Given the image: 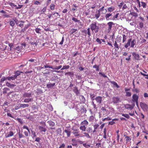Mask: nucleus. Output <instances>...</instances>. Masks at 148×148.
Returning a JSON list of instances; mask_svg holds the SVG:
<instances>
[{
  "instance_id": "nucleus-1",
  "label": "nucleus",
  "mask_w": 148,
  "mask_h": 148,
  "mask_svg": "<svg viewBox=\"0 0 148 148\" xmlns=\"http://www.w3.org/2000/svg\"><path fill=\"white\" fill-rule=\"evenodd\" d=\"M90 27L92 33H93L98 32L99 29V27L97 25L96 22H94L91 23L90 25Z\"/></svg>"
},
{
  "instance_id": "nucleus-2",
  "label": "nucleus",
  "mask_w": 148,
  "mask_h": 148,
  "mask_svg": "<svg viewBox=\"0 0 148 148\" xmlns=\"http://www.w3.org/2000/svg\"><path fill=\"white\" fill-rule=\"evenodd\" d=\"M139 97L138 95L136 94H134L132 97V102H133L132 106H130V109L133 108V107L135 105V103H136L137 106L138 105V100Z\"/></svg>"
},
{
  "instance_id": "nucleus-3",
  "label": "nucleus",
  "mask_w": 148,
  "mask_h": 148,
  "mask_svg": "<svg viewBox=\"0 0 148 148\" xmlns=\"http://www.w3.org/2000/svg\"><path fill=\"white\" fill-rule=\"evenodd\" d=\"M47 123L49 124L51 130H55V128L54 127L55 125V123L51 121H49L47 122Z\"/></svg>"
},
{
  "instance_id": "nucleus-4",
  "label": "nucleus",
  "mask_w": 148,
  "mask_h": 148,
  "mask_svg": "<svg viewBox=\"0 0 148 148\" xmlns=\"http://www.w3.org/2000/svg\"><path fill=\"white\" fill-rule=\"evenodd\" d=\"M38 128L40 133L42 134H45V133L47 130V129L45 127H43L41 126H38Z\"/></svg>"
},
{
  "instance_id": "nucleus-5",
  "label": "nucleus",
  "mask_w": 148,
  "mask_h": 148,
  "mask_svg": "<svg viewBox=\"0 0 148 148\" xmlns=\"http://www.w3.org/2000/svg\"><path fill=\"white\" fill-rule=\"evenodd\" d=\"M140 107L144 111L146 110L147 109V105L145 103L140 102Z\"/></svg>"
},
{
  "instance_id": "nucleus-6",
  "label": "nucleus",
  "mask_w": 148,
  "mask_h": 148,
  "mask_svg": "<svg viewBox=\"0 0 148 148\" xmlns=\"http://www.w3.org/2000/svg\"><path fill=\"white\" fill-rule=\"evenodd\" d=\"M112 13L106 14L105 16V18L106 20H112L113 18L112 17Z\"/></svg>"
},
{
  "instance_id": "nucleus-7",
  "label": "nucleus",
  "mask_w": 148,
  "mask_h": 148,
  "mask_svg": "<svg viewBox=\"0 0 148 148\" xmlns=\"http://www.w3.org/2000/svg\"><path fill=\"white\" fill-rule=\"evenodd\" d=\"M132 55L135 60L138 61L139 60L140 56L138 54L135 52H133L132 53Z\"/></svg>"
},
{
  "instance_id": "nucleus-8",
  "label": "nucleus",
  "mask_w": 148,
  "mask_h": 148,
  "mask_svg": "<svg viewBox=\"0 0 148 148\" xmlns=\"http://www.w3.org/2000/svg\"><path fill=\"white\" fill-rule=\"evenodd\" d=\"M95 100L98 104H100L102 101V97L101 96L97 97L95 98Z\"/></svg>"
},
{
  "instance_id": "nucleus-9",
  "label": "nucleus",
  "mask_w": 148,
  "mask_h": 148,
  "mask_svg": "<svg viewBox=\"0 0 148 148\" xmlns=\"http://www.w3.org/2000/svg\"><path fill=\"white\" fill-rule=\"evenodd\" d=\"M112 101L114 103H118L120 101V98L119 97H113L112 99Z\"/></svg>"
},
{
  "instance_id": "nucleus-10",
  "label": "nucleus",
  "mask_w": 148,
  "mask_h": 148,
  "mask_svg": "<svg viewBox=\"0 0 148 148\" xmlns=\"http://www.w3.org/2000/svg\"><path fill=\"white\" fill-rule=\"evenodd\" d=\"M90 29V28H88L87 29V34L88 36V41H90L91 40V39L90 38V37L91 36Z\"/></svg>"
},
{
  "instance_id": "nucleus-11",
  "label": "nucleus",
  "mask_w": 148,
  "mask_h": 148,
  "mask_svg": "<svg viewBox=\"0 0 148 148\" xmlns=\"http://www.w3.org/2000/svg\"><path fill=\"white\" fill-rule=\"evenodd\" d=\"M16 76H14V75L11 76H8L7 77V79L8 81H11L12 82V80L13 81L15 80V79H16Z\"/></svg>"
},
{
  "instance_id": "nucleus-12",
  "label": "nucleus",
  "mask_w": 148,
  "mask_h": 148,
  "mask_svg": "<svg viewBox=\"0 0 148 148\" xmlns=\"http://www.w3.org/2000/svg\"><path fill=\"white\" fill-rule=\"evenodd\" d=\"M0 12L3 14L2 16L4 17V18H9L10 16L8 14H6V12L4 10H2L0 11Z\"/></svg>"
},
{
  "instance_id": "nucleus-13",
  "label": "nucleus",
  "mask_w": 148,
  "mask_h": 148,
  "mask_svg": "<svg viewBox=\"0 0 148 148\" xmlns=\"http://www.w3.org/2000/svg\"><path fill=\"white\" fill-rule=\"evenodd\" d=\"M28 104H23L20 103L19 104V107L18 108H25L26 107H28L29 106Z\"/></svg>"
},
{
  "instance_id": "nucleus-14",
  "label": "nucleus",
  "mask_w": 148,
  "mask_h": 148,
  "mask_svg": "<svg viewBox=\"0 0 148 148\" xmlns=\"http://www.w3.org/2000/svg\"><path fill=\"white\" fill-rule=\"evenodd\" d=\"M64 132L66 133L67 136L68 137L70 136L71 133V131L70 130V129H69V128H67V129H65L64 130Z\"/></svg>"
},
{
  "instance_id": "nucleus-15",
  "label": "nucleus",
  "mask_w": 148,
  "mask_h": 148,
  "mask_svg": "<svg viewBox=\"0 0 148 148\" xmlns=\"http://www.w3.org/2000/svg\"><path fill=\"white\" fill-rule=\"evenodd\" d=\"M6 85L8 87L11 88H13L16 86V85L14 84H11L10 83L7 82L6 83Z\"/></svg>"
},
{
  "instance_id": "nucleus-16",
  "label": "nucleus",
  "mask_w": 148,
  "mask_h": 148,
  "mask_svg": "<svg viewBox=\"0 0 148 148\" xmlns=\"http://www.w3.org/2000/svg\"><path fill=\"white\" fill-rule=\"evenodd\" d=\"M73 90V92L76 94V95H77L80 94L79 92L77 89V87H74Z\"/></svg>"
},
{
  "instance_id": "nucleus-17",
  "label": "nucleus",
  "mask_w": 148,
  "mask_h": 148,
  "mask_svg": "<svg viewBox=\"0 0 148 148\" xmlns=\"http://www.w3.org/2000/svg\"><path fill=\"white\" fill-rule=\"evenodd\" d=\"M32 93H29L28 92H25L24 94H23V96L25 97H31Z\"/></svg>"
},
{
  "instance_id": "nucleus-18",
  "label": "nucleus",
  "mask_w": 148,
  "mask_h": 148,
  "mask_svg": "<svg viewBox=\"0 0 148 148\" xmlns=\"http://www.w3.org/2000/svg\"><path fill=\"white\" fill-rule=\"evenodd\" d=\"M79 132L78 131H77L75 132H72V133L75 136V137L80 136V134L79 133Z\"/></svg>"
},
{
  "instance_id": "nucleus-19",
  "label": "nucleus",
  "mask_w": 148,
  "mask_h": 148,
  "mask_svg": "<svg viewBox=\"0 0 148 148\" xmlns=\"http://www.w3.org/2000/svg\"><path fill=\"white\" fill-rule=\"evenodd\" d=\"M88 124V122L86 120H85L81 122L80 125H81L85 126L87 125Z\"/></svg>"
},
{
  "instance_id": "nucleus-20",
  "label": "nucleus",
  "mask_w": 148,
  "mask_h": 148,
  "mask_svg": "<svg viewBox=\"0 0 148 148\" xmlns=\"http://www.w3.org/2000/svg\"><path fill=\"white\" fill-rule=\"evenodd\" d=\"M81 111L82 113H86V110L85 108H84L83 106H82L81 108Z\"/></svg>"
},
{
  "instance_id": "nucleus-21",
  "label": "nucleus",
  "mask_w": 148,
  "mask_h": 148,
  "mask_svg": "<svg viewBox=\"0 0 148 148\" xmlns=\"http://www.w3.org/2000/svg\"><path fill=\"white\" fill-rule=\"evenodd\" d=\"M10 91V89L8 88H4L3 90V94H5L8 93V91Z\"/></svg>"
},
{
  "instance_id": "nucleus-22",
  "label": "nucleus",
  "mask_w": 148,
  "mask_h": 148,
  "mask_svg": "<svg viewBox=\"0 0 148 148\" xmlns=\"http://www.w3.org/2000/svg\"><path fill=\"white\" fill-rule=\"evenodd\" d=\"M55 85V83H54L53 84H51L50 83H49L47 85V87L48 88H52L53 86H54Z\"/></svg>"
},
{
  "instance_id": "nucleus-23",
  "label": "nucleus",
  "mask_w": 148,
  "mask_h": 148,
  "mask_svg": "<svg viewBox=\"0 0 148 148\" xmlns=\"http://www.w3.org/2000/svg\"><path fill=\"white\" fill-rule=\"evenodd\" d=\"M78 30V29H71L70 32L71 33L70 34H73L74 33H77Z\"/></svg>"
},
{
  "instance_id": "nucleus-24",
  "label": "nucleus",
  "mask_w": 148,
  "mask_h": 148,
  "mask_svg": "<svg viewBox=\"0 0 148 148\" xmlns=\"http://www.w3.org/2000/svg\"><path fill=\"white\" fill-rule=\"evenodd\" d=\"M23 73L22 72H21L20 71H18L15 72V75L14 76H16V78L17 77V76L20 75L21 73Z\"/></svg>"
},
{
  "instance_id": "nucleus-25",
  "label": "nucleus",
  "mask_w": 148,
  "mask_h": 148,
  "mask_svg": "<svg viewBox=\"0 0 148 148\" xmlns=\"http://www.w3.org/2000/svg\"><path fill=\"white\" fill-rule=\"evenodd\" d=\"M115 10V8L114 7H111L108 9V12H111Z\"/></svg>"
},
{
  "instance_id": "nucleus-26",
  "label": "nucleus",
  "mask_w": 148,
  "mask_h": 148,
  "mask_svg": "<svg viewBox=\"0 0 148 148\" xmlns=\"http://www.w3.org/2000/svg\"><path fill=\"white\" fill-rule=\"evenodd\" d=\"M65 75H68L71 77H72L73 76L74 74L73 72H70L66 73Z\"/></svg>"
},
{
  "instance_id": "nucleus-27",
  "label": "nucleus",
  "mask_w": 148,
  "mask_h": 148,
  "mask_svg": "<svg viewBox=\"0 0 148 148\" xmlns=\"http://www.w3.org/2000/svg\"><path fill=\"white\" fill-rule=\"evenodd\" d=\"M86 127L85 126L81 125L79 127V129L82 132H84L86 131Z\"/></svg>"
},
{
  "instance_id": "nucleus-28",
  "label": "nucleus",
  "mask_w": 148,
  "mask_h": 148,
  "mask_svg": "<svg viewBox=\"0 0 148 148\" xmlns=\"http://www.w3.org/2000/svg\"><path fill=\"white\" fill-rule=\"evenodd\" d=\"M99 125L98 124H95L93 125L94 127V130L93 131V132L94 133L96 132V130L97 129V128L99 127Z\"/></svg>"
},
{
  "instance_id": "nucleus-29",
  "label": "nucleus",
  "mask_w": 148,
  "mask_h": 148,
  "mask_svg": "<svg viewBox=\"0 0 148 148\" xmlns=\"http://www.w3.org/2000/svg\"><path fill=\"white\" fill-rule=\"evenodd\" d=\"M130 90L127 88H125V92L126 93V95L128 96H130Z\"/></svg>"
},
{
  "instance_id": "nucleus-30",
  "label": "nucleus",
  "mask_w": 148,
  "mask_h": 148,
  "mask_svg": "<svg viewBox=\"0 0 148 148\" xmlns=\"http://www.w3.org/2000/svg\"><path fill=\"white\" fill-rule=\"evenodd\" d=\"M136 43V41L135 40H133L131 42V46L130 47H133L134 45Z\"/></svg>"
},
{
  "instance_id": "nucleus-31",
  "label": "nucleus",
  "mask_w": 148,
  "mask_h": 148,
  "mask_svg": "<svg viewBox=\"0 0 148 148\" xmlns=\"http://www.w3.org/2000/svg\"><path fill=\"white\" fill-rule=\"evenodd\" d=\"M14 135V133L12 131H10L9 133L7 135L5 136L6 138L12 136Z\"/></svg>"
},
{
  "instance_id": "nucleus-32",
  "label": "nucleus",
  "mask_w": 148,
  "mask_h": 148,
  "mask_svg": "<svg viewBox=\"0 0 148 148\" xmlns=\"http://www.w3.org/2000/svg\"><path fill=\"white\" fill-rule=\"evenodd\" d=\"M97 13L95 15V17L97 19L100 16V14L99 12H97V11L96 12Z\"/></svg>"
},
{
  "instance_id": "nucleus-33",
  "label": "nucleus",
  "mask_w": 148,
  "mask_h": 148,
  "mask_svg": "<svg viewBox=\"0 0 148 148\" xmlns=\"http://www.w3.org/2000/svg\"><path fill=\"white\" fill-rule=\"evenodd\" d=\"M7 77H2L0 79V83H3L5 81L7 80Z\"/></svg>"
},
{
  "instance_id": "nucleus-34",
  "label": "nucleus",
  "mask_w": 148,
  "mask_h": 148,
  "mask_svg": "<svg viewBox=\"0 0 148 148\" xmlns=\"http://www.w3.org/2000/svg\"><path fill=\"white\" fill-rule=\"evenodd\" d=\"M51 68V69H53V67L52 66H49L47 64L45 65L42 67L43 68Z\"/></svg>"
},
{
  "instance_id": "nucleus-35",
  "label": "nucleus",
  "mask_w": 148,
  "mask_h": 148,
  "mask_svg": "<svg viewBox=\"0 0 148 148\" xmlns=\"http://www.w3.org/2000/svg\"><path fill=\"white\" fill-rule=\"evenodd\" d=\"M130 14L135 17H136L138 16V14L137 13L134 12H130Z\"/></svg>"
},
{
  "instance_id": "nucleus-36",
  "label": "nucleus",
  "mask_w": 148,
  "mask_h": 148,
  "mask_svg": "<svg viewBox=\"0 0 148 148\" xmlns=\"http://www.w3.org/2000/svg\"><path fill=\"white\" fill-rule=\"evenodd\" d=\"M32 100V99H26L24 100V102L25 103H28Z\"/></svg>"
},
{
  "instance_id": "nucleus-37",
  "label": "nucleus",
  "mask_w": 148,
  "mask_h": 148,
  "mask_svg": "<svg viewBox=\"0 0 148 148\" xmlns=\"http://www.w3.org/2000/svg\"><path fill=\"white\" fill-rule=\"evenodd\" d=\"M25 44L24 43H22L21 45L20 46H19L20 47V48L21 49H23L25 48Z\"/></svg>"
},
{
  "instance_id": "nucleus-38",
  "label": "nucleus",
  "mask_w": 148,
  "mask_h": 148,
  "mask_svg": "<svg viewBox=\"0 0 148 148\" xmlns=\"http://www.w3.org/2000/svg\"><path fill=\"white\" fill-rule=\"evenodd\" d=\"M70 66L69 65H65L63 66V67L61 69V70L65 69H67L69 68Z\"/></svg>"
},
{
  "instance_id": "nucleus-39",
  "label": "nucleus",
  "mask_w": 148,
  "mask_h": 148,
  "mask_svg": "<svg viewBox=\"0 0 148 148\" xmlns=\"http://www.w3.org/2000/svg\"><path fill=\"white\" fill-rule=\"evenodd\" d=\"M86 130L87 131V132L89 133L90 132V133L92 131V128H91V127H88L87 128Z\"/></svg>"
},
{
  "instance_id": "nucleus-40",
  "label": "nucleus",
  "mask_w": 148,
  "mask_h": 148,
  "mask_svg": "<svg viewBox=\"0 0 148 148\" xmlns=\"http://www.w3.org/2000/svg\"><path fill=\"white\" fill-rule=\"evenodd\" d=\"M55 5L53 4H51L50 5V8L51 10H53L55 9Z\"/></svg>"
},
{
  "instance_id": "nucleus-41",
  "label": "nucleus",
  "mask_w": 148,
  "mask_h": 148,
  "mask_svg": "<svg viewBox=\"0 0 148 148\" xmlns=\"http://www.w3.org/2000/svg\"><path fill=\"white\" fill-rule=\"evenodd\" d=\"M73 5L74 7H73L72 9V10L74 11L77 10V8L78 7V6H76L74 4H73Z\"/></svg>"
},
{
  "instance_id": "nucleus-42",
  "label": "nucleus",
  "mask_w": 148,
  "mask_h": 148,
  "mask_svg": "<svg viewBox=\"0 0 148 148\" xmlns=\"http://www.w3.org/2000/svg\"><path fill=\"white\" fill-rule=\"evenodd\" d=\"M62 67V65H60L58 66H56L55 67H53V70H58L59 69H61Z\"/></svg>"
},
{
  "instance_id": "nucleus-43",
  "label": "nucleus",
  "mask_w": 148,
  "mask_h": 148,
  "mask_svg": "<svg viewBox=\"0 0 148 148\" xmlns=\"http://www.w3.org/2000/svg\"><path fill=\"white\" fill-rule=\"evenodd\" d=\"M56 131L58 134H60L62 133V130L60 128H58Z\"/></svg>"
},
{
  "instance_id": "nucleus-44",
  "label": "nucleus",
  "mask_w": 148,
  "mask_h": 148,
  "mask_svg": "<svg viewBox=\"0 0 148 148\" xmlns=\"http://www.w3.org/2000/svg\"><path fill=\"white\" fill-rule=\"evenodd\" d=\"M15 24V22L14 21H11L10 22V25L12 27L14 26Z\"/></svg>"
},
{
  "instance_id": "nucleus-45",
  "label": "nucleus",
  "mask_w": 148,
  "mask_h": 148,
  "mask_svg": "<svg viewBox=\"0 0 148 148\" xmlns=\"http://www.w3.org/2000/svg\"><path fill=\"white\" fill-rule=\"evenodd\" d=\"M141 6H143L144 8H146V4L145 2H141Z\"/></svg>"
},
{
  "instance_id": "nucleus-46",
  "label": "nucleus",
  "mask_w": 148,
  "mask_h": 148,
  "mask_svg": "<svg viewBox=\"0 0 148 148\" xmlns=\"http://www.w3.org/2000/svg\"><path fill=\"white\" fill-rule=\"evenodd\" d=\"M72 20L75 22H79L80 21L79 20H78L77 18H75V17H73L72 18Z\"/></svg>"
},
{
  "instance_id": "nucleus-47",
  "label": "nucleus",
  "mask_w": 148,
  "mask_h": 148,
  "mask_svg": "<svg viewBox=\"0 0 148 148\" xmlns=\"http://www.w3.org/2000/svg\"><path fill=\"white\" fill-rule=\"evenodd\" d=\"M32 45H35V46H34V47H35V46H36L37 45H38V42H37V41H36V42H31L30 43Z\"/></svg>"
},
{
  "instance_id": "nucleus-48",
  "label": "nucleus",
  "mask_w": 148,
  "mask_h": 148,
  "mask_svg": "<svg viewBox=\"0 0 148 148\" xmlns=\"http://www.w3.org/2000/svg\"><path fill=\"white\" fill-rule=\"evenodd\" d=\"M93 68H96V70L97 71H99V66H98L96 65H95L93 66Z\"/></svg>"
},
{
  "instance_id": "nucleus-49",
  "label": "nucleus",
  "mask_w": 148,
  "mask_h": 148,
  "mask_svg": "<svg viewBox=\"0 0 148 148\" xmlns=\"http://www.w3.org/2000/svg\"><path fill=\"white\" fill-rule=\"evenodd\" d=\"M130 46V39L128 40V42L126 44L125 46L124 47L125 48H127L128 47V46Z\"/></svg>"
},
{
  "instance_id": "nucleus-50",
  "label": "nucleus",
  "mask_w": 148,
  "mask_h": 148,
  "mask_svg": "<svg viewBox=\"0 0 148 148\" xmlns=\"http://www.w3.org/2000/svg\"><path fill=\"white\" fill-rule=\"evenodd\" d=\"M112 83L114 85L115 87L117 88H118L119 87V86H118V85L117 84V83L114 81H113L112 82Z\"/></svg>"
},
{
  "instance_id": "nucleus-51",
  "label": "nucleus",
  "mask_w": 148,
  "mask_h": 148,
  "mask_svg": "<svg viewBox=\"0 0 148 148\" xmlns=\"http://www.w3.org/2000/svg\"><path fill=\"white\" fill-rule=\"evenodd\" d=\"M127 36H126L125 34L123 35V42H125L127 38Z\"/></svg>"
},
{
  "instance_id": "nucleus-52",
  "label": "nucleus",
  "mask_w": 148,
  "mask_h": 148,
  "mask_svg": "<svg viewBox=\"0 0 148 148\" xmlns=\"http://www.w3.org/2000/svg\"><path fill=\"white\" fill-rule=\"evenodd\" d=\"M8 4L10 6H11L12 7H17V6L16 5H15V4H14V3H11V2H10L9 3H8Z\"/></svg>"
},
{
  "instance_id": "nucleus-53",
  "label": "nucleus",
  "mask_w": 148,
  "mask_h": 148,
  "mask_svg": "<svg viewBox=\"0 0 148 148\" xmlns=\"http://www.w3.org/2000/svg\"><path fill=\"white\" fill-rule=\"evenodd\" d=\"M32 134L33 136L32 138H33L34 137H36V133L35 132L33 131H32Z\"/></svg>"
},
{
  "instance_id": "nucleus-54",
  "label": "nucleus",
  "mask_w": 148,
  "mask_h": 148,
  "mask_svg": "<svg viewBox=\"0 0 148 148\" xmlns=\"http://www.w3.org/2000/svg\"><path fill=\"white\" fill-rule=\"evenodd\" d=\"M105 8H104V7L103 6L100 8L98 11L97 12H99L100 13V12L101 11H102L104 10Z\"/></svg>"
},
{
  "instance_id": "nucleus-55",
  "label": "nucleus",
  "mask_w": 148,
  "mask_h": 148,
  "mask_svg": "<svg viewBox=\"0 0 148 148\" xmlns=\"http://www.w3.org/2000/svg\"><path fill=\"white\" fill-rule=\"evenodd\" d=\"M83 134H85V135L84 136H86L88 138H90V136L87 133H86V132H84V133H83Z\"/></svg>"
},
{
  "instance_id": "nucleus-56",
  "label": "nucleus",
  "mask_w": 148,
  "mask_h": 148,
  "mask_svg": "<svg viewBox=\"0 0 148 148\" xmlns=\"http://www.w3.org/2000/svg\"><path fill=\"white\" fill-rule=\"evenodd\" d=\"M140 74L141 75H143V76H146L145 77V78L148 79V75L145 74L143 73L142 72H140Z\"/></svg>"
},
{
  "instance_id": "nucleus-57",
  "label": "nucleus",
  "mask_w": 148,
  "mask_h": 148,
  "mask_svg": "<svg viewBox=\"0 0 148 148\" xmlns=\"http://www.w3.org/2000/svg\"><path fill=\"white\" fill-rule=\"evenodd\" d=\"M41 29L40 28H36L35 29V31L37 33L40 34V31H41Z\"/></svg>"
},
{
  "instance_id": "nucleus-58",
  "label": "nucleus",
  "mask_w": 148,
  "mask_h": 148,
  "mask_svg": "<svg viewBox=\"0 0 148 148\" xmlns=\"http://www.w3.org/2000/svg\"><path fill=\"white\" fill-rule=\"evenodd\" d=\"M108 25L109 26V27H112V25L114 24V23L112 22H109L108 23Z\"/></svg>"
},
{
  "instance_id": "nucleus-59",
  "label": "nucleus",
  "mask_w": 148,
  "mask_h": 148,
  "mask_svg": "<svg viewBox=\"0 0 148 148\" xmlns=\"http://www.w3.org/2000/svg\"><path fill=\"white\" fill-rule=\"evenodd\" d=\"M116 120V119H114L112 120V121H110L109 122V125H113L114 123V122L113 121H114Z\"/></svg>"
},
{
  "instance_id": "nucleus-60",
  "label": "nucleus",
  "mask_w": 148,
  "mask_h": 148,
  "mask_svg": "<svg viewBox=\"0 0 148 148\" xmlns=\"http://www.w3.org/2000/svg\"><path fill=\"white\" fill-rule=\"evenodd\" d=\"M139 27L140 28L142 29L143 27V23L142 22L140 23H139Z\"/></svg>"
},
{
  "instance_id": "nucleus-61",
  "label": "nucleus",
  "mask_w": 148,
  "mask_h": 148,
  "mask_svg": "<svg viewBox=\"0 0 148 148\" xmlns=\"http://www.w3.org/2000/svg\"><path fill=\"white\" fill-rule=\"evenodd\" d=\"M18 136L20 138L24 137V136L23 134H22L21 133H20V132H19L18 133Z\"/></svg>"
},
{
  "instance_id": "nucleus-62",
  "label": "nucleus",
  "mask_w": 148,
  "mask_h": 148,
  "mask_svg": "<svg viewBox=\"0 0 148 148\" xmlns=\"http://www.w3.org/2000/svg\"><path fill=\"white\" fill-rule=\"evenodd\" d=\"M83 145L86 148H88L90 147V145L87 144L86 143L83 144Z\"/></svg>"
},
{
  "instance_id": "nucleus-63",
  "label": "nucleus",
  "mask_w": 148,
  "mask_h": 148,
  "mask_svg": "<svg viewBox=\"0 0 148 148\" xmlns=\"http://www.w3.org/2000/svg\"><path fill=\"white\" fill-rule=\"evenodd\" d=\"M9 46L10 47V50H12V49L13 48V45L12 43H9L8 44Z\"/></svg>"
},
{
  "instance_id": "nucleus-64",
  "label": "nucleus",
  "mask_w": 148,
  "mask_h": 148,
  "mask_svg": "<svg viewBox=\"0 0 148 148\" xmlns=\"http://www.w3.org/2000/svg\"><path fill=\"white\" fill-rule=\"evenodd\" d=\"M36 92H37V93L39 94H41L43 93L42 90L39 89H37V91Z\"/></svg>"
}]
</instances>
